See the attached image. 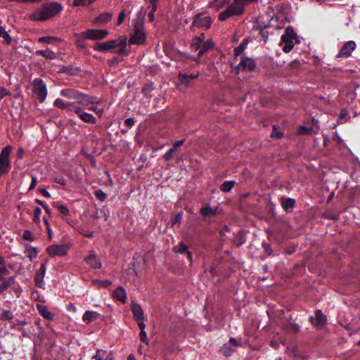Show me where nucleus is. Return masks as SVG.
<instances>
[{
    "label": "nucleus",
    "mask_w": 360,
    "mask_h": 360,
    "mask_svg": "<svg viewBox=\"0 0 360 360\" xmlns=\"http://www.w3.org/2000/svg\"><path fill=\"white\" fill-rule=\"evenodd\" d=\"M62 9L60 4L55 1L48 2L34 10L30 15V18L34 21H45L58 15Z\"/></svg>",
    "instance_id": "f257e3e1"
},
{
    "label": "nucleus",
    "mask_w": 360,
    "mask_h": 360,
    "mask_svg": "<svg viewBox=\"0 0 360 360\" xmlns=\"http://www.w3.org/2000/svg\"><path fill=\"white\" fill-rule=\"evenodd\" d=\"M244 11L243 4L240 3L238 0H234L233 3L228 4L224 11L219 13L218 19L220 21H225L231 17L242 15Z\"/></svg>",
    "instance_id": "f03ea898"
},
{
    "label": "nucleus",
    "mask_w": 360,
    "mask_h": 360,
    "mask_svg": "<svg viewBox=\"0 0 360 360\" xmlns=\"http://www.w3.org/2000/svg\"><path fill=\"white\" fill-rule=\"evenodd\" d=\"M146 41V34L142 22H136L134 25V33L131 35L129 42L131 44H143Z\"/></svg>",
    "instance_id": "7ed1b4c3"
},
{
    "label": "nucleus",
    "mask_w": 360,
    "mask_h": 360,
    "mask_svg": "<svg viewBox=\"0 0 360 360\" xmlns=\"http://www.w3.org/2000/svg\"><path fill=\"white\" fill-rule=\"evenodd\" d=\"M11 146H7L4 148L0 154V176L7 174L11 169L9 156L11 151Z\"/></svg>",
    "instance_id": "20e7f679"
},
{
    "label": "nucleus",
    "mask_w": 360,
    "mask_h": 360,
    "mask_svg": "<svg viewBox=\"0 0 360 360\" xmlns=\"http://www.w3.org/2000/svg\"><path fill=\"white\" fill-rule=\"evenodd\" d=\"M33 94L34 96L41 103L43 102L47 95V89L46 84L40 78H36L33 82Z\"/></svg>",
    "instance_id": "39448f33"
},
{
    "label": "nucleus",
    "mask_w": 360,
    "mask_h": 360,
    "mask_svg": "<svg viewBox=\"0 0 360 360\" xmlns=\"http://www.w3.org/2000/svg\"><path fill=\"white\" fill-rule=\"evenodd\" d=\"M108 32L106 30L90 29L82 33L85 39L91 40H101L107 37Z\"/></svg>",
    "instance_id": "423d86ee"
},
{
    "label": "nucleus",
    "mask_w": 360,
    "mask_h": 360,
    "mask_svg": "<svg viewBox=\"0 0 360 360\" xmlns=\"http://www.w3.org/2000/svg\"><path fill=\"white\" fill-rule=\"evenodd\" d=\"M211 23L212 19L210 16H203L202 13H198L193 17L192 26L207 30Z\"/></svg>",
    "instance_id": "0eeeda50"
},
{
    "label": "nucleus",
    "mask_w": 360,
    "mask_h": 360,
    "mask_svg": "<svg viewBox=\"0 0 360 360\" xmlns=\"http://www.w3.org/2000/svg\"><path fill=\"white\" fill-rule=\"evenodd\" d=\"M256 68V64L255 60L249 57L243 56L240 63L237 65L236 70L237 71H249L252 72L255 70Z\"/></svg>",
    "instance_id": "6e6552de"
},
{
    "label": "nucleus",
    "mask_w": 360,
    "mask_h": 360,
    "mask_svg": "<svg viewBox=\"0 0 360 360\" xmlns=\"http://www.w3.org/2000/svg\"><path fill=\"white\" fill-rule=\"evenodd\" d=\"M238 346H239V343L237 340L233 338H231L229 342L224 344L221 347L220 352L225 356H229L236 350Z\"/></svg>",
    "instance_id": "1a4fd4ad"
},
{
    "label": "nucleus",
    "mask_w": 360,
    "mask_h": 360,
    "mask_svg": "<svg viewBox=\"0 0 360 360\" xmlns=\"http://www.w3.org/2000/svg\"><path fill=\"white\" fill-rule=\"evenodd\" d=\"M356 48V43L354 41H349L343 44L339 53L337 55L338 58L349 57L352 51Z\"/></svg>",
    "instance_id": "9d476101"
},
{
    "label": "nucleus",
    "mask_w": 360,
    "mask_h": 360,
    "mask_svg": "<svg viewBox=\"0 0 360 360\" xmlns=\"http://www.w3.org/2000/svg\"><path fill=\"white\" fill-rule=\"evenodd\" d=\"M68 248L63 245H53L47 248L46 252L50 257L64 256L67 254Z\"/></svg>",
    "instance_id": "9b49d317"
},
{
    "label": "nucleus",
    "mask_w": 360,
    "mask_h": 360,
    "mask_svg": "<svg viewBox=\"0 0 360 360\" xmlns=\"http://www.w3.org/2000/svg\"><path fill=\"white\" fill-rule=\"evenodd\" d=\"M311 323L318 328H322L326 322V316L320 309L315 311V317H310Z\"/></svg>",
    "instance_id": "f8f14e48"
},
{
    "label": "nucleus",
    "mask_w": 360,
    "mask_h": 360,
    "mask_svg": "<svg viewBox=\"0 0 360 360\" xmlns=\"http://www.w3.org/2000/svg\"><path fill=\"white\" fill-rule=\"evenodd\" d=\"M116 48L115 40H110L105 42L97 43L94 49L98 51L105 52Z\"/></svg>",
    "instance_id": "ddd939ff"
},
{
    "label": "nucleus",
    "mask_w": 360,
    "mask_h": 360,
    "mask_svg": "<svg viewBox=\"0 0 360 360\" xmlns=\"http://www.w3.org/2000/svg\"><path fill=\"white\" fill-rule=\"evenodd\" d=\"M75 112L78 117L84 122L91 124H95L96 122V118L91 114L84 112L81 108H75Z\"/></svg>",
    "instance_id": "4468645a"
},
{
    "label": "nucleus",
    "mask_w": 360,
    "mask_h": 360,
    "mask_svg": "<svg viewBox=\"0 0 360 360\" xmlns=\"http://www.w3.org/2000/svg\"><path fill=\"white\" fill-rule=\"evenodd\" d=\"M131 309L134 315V319L136 321L144 319L143 311L139 304L132 302L131 304Z\"/></svg>",
    "instance_id": "2eb2a0df"
},
{
    "label": "nucleus",
    "mask_w": 360,
    "mask_h": 360,
    "mask_svg": "<svg viewBox=\"0 0 360 360\" xmlns=\"http://www.w3.org/2000/svg\"><path fill=\"white\" fill-rule=\"evenodd\" d=\"M85 262L94 269H100L101 262L99 258L94 253L84 257Z\"/></svg>",
    "instance_id": "dca6fc26"
},
{
    "label": "nucleus",
    "mask_w": 360,
    "mask_h": 360,
    "mask_svg": "<svg viewBox=\"0 0 360 360\" xmlns=\"http://www.w3.org/2000/svg\"><path fill=\"white\" fill-rule=\"evenodd\" d=\"M46 272V267L44 264H42L35 275L34 281L35 285L39 288H42L44 285L43 279Z\"/></svg>",
    "instance_id": "f3484780"
},
{
    "label": "nucleus",
    "mask_w": 360,
    "mask_h": 360,
    "mask_svg": "<svg viewBox=\"0 0 360 360\" xmlns=\"http://www.w3.org/2000/svg\"><path fill=\"white\" fill-rule=\"evenodd\" d=\"M214 41L212 39H209L205 42L202 43L200 51L198 53V58H201L207 51L212 49L214 47Z\"/></svg>",
    "instance_id": "a211bd4d"
},
{
    "label": "nucleus",
    "mask_w": 360,
    "mask_h": 360,
    "mask_svg": "<svg viewBox=\"0 0 360 360\" xmlns=\"http://www.w3.org/2000/svg\"><path fill=\"white\" fill-rule=\"evenodd\" d=\"M2 282L0 283V294L5 292L8 288L15 284V277L10 276L5 278L3 276V279L1 280Z\"/></svg>",
    "instance_id": "6ab92c4d"
},
{
    "label": "nucleus",
    "mask_w": 360,
    "mask_h": 360,
    "mask_svg": "<svg viewBox=\"0 0 360 360\" xmlns=\"http://www.w3.org/2000/svg\"><path fill=\"white\" fill-rule=\"evenodd\" d=\"M199 76V74H196V75H193V74H191V75H187V74H183V73H180L179 75V80L180 82V83L181 84H184L185 86H188L191 84V82L194 79H196L198 78Z\"/></svg>",
    "instance_id": "aec40b11"
},
{
    "label": "nucleus",
    "mask_w": 360,
    "mask_h": 360,
    "mask_svg": "<svg viewBox=\"0 0 360 360\" xmlns=\"http://www.w3.org/2000/svg\"><path fill=\"white\" fill-rule=\"evenodd\" d=\"M95 100V97H91L80 92L77 98V103L81 105H88L89 104L94 103Z\"/></svg>",
    "instance_id": "412c9836"
},
{
    "label": "nucleus",
    "mask_w": 360,
    "mask_h": 360,
    "mask_svg": "<svg viewBox=\"0 0 360 360\" xmlns=\"http://www.w3.org/2000/svg\"><path fill=\"white\" fill-rule=\"evenodd\" d=\"M112 16L110 13H101L94 20V23L96 25L105 24L111 20Z\"/></svg>",
    "instance_id": "4be33fe9"
},
{
    "label": "nucleus",
    "mask_w": 360,
    "mask_h": 360,
    "mask_svg": "<svg viewBox=\"0 0 360 360\" xmlns=\"http://www.w3.org/2000/svg\"><path fill=\"white\" fill-rule=\"evenodd\" d=\"M231 0H213L209 3V7L214 8L216 11L224 8L225 6L229 4Z\"/></svg>",
    "instance_id": "5701e85b"
},
{
    "label": "nucleus",
    "mask_w": 360,
    "mask_h": 360,
    "mask_svg": "<svg viewBox=\"0 0 360 360\" xmlns=\"http://www.w3.org/2000/svg\"><path fill=\"white\" fill-rule=\"evenodd\" d=\"M79 91L73 89H65L60 91V94L70 99L77 100L79 96Z\"/></svg>",
    "instance_id": "b1692460"
},
{
    "label": "nucleus",
    "mask_w": 360,
    "mask_h": 360,
    "mask_svg": "<svg viewBox=\"0 0 360 360\" xmlns=\"http://www.w3.org/2000/svg\"><path fill=\"white\" fill-rule=\"evenodd\" d=\"M281 42L284 44L283 50L285 53L290 52L294 46V43L292 41V39L288 38L287 35H282Z\"/></svg>",
    "instance_id": "393cba45"
},
{
    "label": "nucleus",
    "mask_w": 360,
    "mask_h": 360,
    "mask_svg": "<svg viewBox=\"0 0 360 360\" xmlns=\"http://www.w3.org/2000/svg\"><path fill=\"white\" fill-rule=\"evenodd\" d=\"M281 204L283 208L286 211L289 212L292 210L295 205V200L293 198H281Z\"/></svg>",
    "instance_id": "a878e982"
},
{
    "label": "nucleus",
    "mask_w": 360,
    "mask_h": 360,
    "mask_svg": "<svg viewBox=\"0 0 360 360\" xmlns=\"http://www.w3.org/2000/svg\"><path fill=\"white\" fill-rule=\"evenodd\" d=\"M79 68H74L72 65L63 66L60 72L65 73L68 75L72 76L75 75L80 72Z\"/></svg>",
    "instance_id": "bb28decb"
},
{
    "label": "nucleus",
    "mask_w": 360,
    "mask_h": 360,
    "mask_svg": "<svg viewBox=\"0 0 360 360\" xmlns=\"http://www.w3.org/2000/svg\"><path fill=\"white\" fill-rule=\"evenodd\" d=\"M99 316L100 314L95 311H86L82 319L84 322L89 323L97 319Z\"/></svg>",
    "instance_id": "cd10ccee"
},
{
    "label": "nucleus",
    "mask_w": 360,
    "mask_h": 360,
    "mask_svg": "<svg viewBox=\"0 0 360 360\" xmlns=\"http://www.w3.org/2000/svg\"><path fill=\"white\" fill-rule=\"evenodd\" d=\"M114 297L119 301L124 303L126 301V293L122 287L117 288L113 292Z\"/></svg>",
    "instance_id": "c85d7f7f"
},
{
    "label": "nucleus",
    "mask_w": 360,
    "mask_h": 360,
    "mask_svg": "<svg viewBox=\"0 0 360 360\" xmlns=\"http://www.w3.org/2000/svg\"><path fill=\"white\" fill-rule=\"evenodd\" d=\"M200 213L203 217H213L217 214V209H213L209 206L202 207Z\"/></svg>",
    "instance_id": "c756f323"
},
{
    "label": "nucleus",
    "mask_w": 360,
    "mask_h": 360,
    "mask_svg": "<svg viewBox=\"0 0 360 360\" xmlns=\"http://www.w3.org/2000/svg\"><path fill=\"white\" fill-rule=\"evenodd\" d=\"M248 43L249 39L248 38L244 39L240 44L234 49V56L236 57L240 56L244 51Z\"/></svg>",
    "instance_id": "7c9ffc66"
},
{
    "label": "nucleus",
    "mask_w": 360,
    "mask_h": 360,
    "mask_svg": "<svg viewBox=\"0 0 360 360\" xmlns=\"http://www.w3.org/2000/svg\"><path fill=\"white\" fill-rule=\"evenodd\" d=\"M37 54L41 55L46 58L55 59L57 58V53L47 49L46 50H39L37 51Z\"/></svg>",
    "instance_id": "2f4dec72"
},
{
    "label": "nucleus",
    "mask_w": 360,
    "mask_h": 360,
    "mask_svg": "<svg viewBox=\"0 0 360 360\" xmlns=\"http://www.w3.org/2000/svg\"><path fill=\"white\" fill-rule=\"evenodd\" d=\"M96 360H110L111 358L106 351L98 349L96 354L93 356Z\"/></svg>",
    "instance_id": "473e14b6"
},
{
    "label": "nucleus",
    "mask_w": 360,
    "mask_h": 360,
    "mask_svg": "<svg viewBox=\"0 0 360 360\" xmlns=\"http://www.w3.org/2000/svg\"><path fill=\"white\" fill-rule=\"evenodd\" d=\"M10 271L6 266V262L3 257L0 255V280L3 279V276L8 275Z\"/></svg>",
    "instance_id": "72a5a7b5"
},
{
    "label": "nucleus",
    "mask_w": 360,
    "mask_h": 360,
    "mask_svg": "<svg viewBox=\"0 0 360 360\" xmlns=\"http://www.w3.org/2000/svg\"><path fill=\"white\" fill-rule=\"evenodd\" d=\"M0 37L3 38V43L6 44H10L12 41V39L11 36L8 34V32L5 30V29L0 26Z\"/></svg>",
    "instance_id": "f704fd0d"
},
{
    "label": "nucleus",
    "mask_w": 360,
    "mask_h": 360,
    "mask_svg": "<svg viewBox=\"0 0 360 360\" xmlns=\"http://www.w3.org/2000/svg\"><path fill=\"white\" fill-rule=\"evenodd\" d=\"M235 184V181H226L220 186V190L223 192H229Z\"/></svg>",
    "instance_id": "c9c22d12"
},
{
    "label": "nucleus",
    "mask_w": 360,
    "mask_h": 360,
    "mask_svg": "<svg viewBox=\"0 0 360 360\" xmlns=\"http://www.w3.org/2000/svg\"><path fill=\"white\" fill-rule=\"evenodd\" d=\"M26 252L27 257H29L30 260H32L34 257H37L38 254V251L36 248H33L27 245H26Z\"/></svg>",
    "instance_id": "e433bc0d"
},
{
    "label": "nucleus",
    "mask_w": 360,
    "mask_h": 360,
    "mask_svg": "<svg viewBox=\"0 0 360 360\" xmlns=\"http://www.w3.org/2000/svg\"><path fill=\"white\" fill-rule=\"evenodd\" d=\"M39 42L41 43H46V44H53L56 41H60L61 39L60 38L56 37H42L38 39Z\"/></svg>",
    "instance_id": "4c0bfd02"
},
{
    "label": "nucleus",
    "mask_w": 360,
    "mask_h": 360,
    "mask_svg": "<svg viewBox=\"0 0 360 360\" xmlns=\"http://www.w3.org/2000/svg\"><path fill=\"white\" fill-rule=\"evenodd\" d=\"M94 285H97L98 288H107L112 284V282L109 280L101 281L94 279L92 281Z\"/></svg>",
    "instance_id": "58836bf2"
},
{
    "label": "nucleus",
    "mask_w": 360,
    "mask_h": 360,
    "mask_svg": "<svg viewBox=\"0 0 360 360\" xmlns=\"http://www.w3.org/2000/svg\"><path fill=\"white\" fill-rule=\"evenodd\" d=\"M53 205L58 210L63 216L70 215V211L65 205H60L58 202H53Z\"/></svg>",
    "instance_id": "ea45409f"
},
{
    "label": "nucleus",
    "mask_w": 360,
    "mask_h": 360,
    "mask_svg": "<svg viewBox=\"0 0 360 360\" xmlns=\"http://www.w3.org/2000/svg\"><path fill=\"white\" fill-rule=\"evenodd\" d=\"M40 314L47 320H53V314L49 311L46 307H40L39 308Z\"/></svg>",
    "instance_id": "a19ab883"
},
{
    "label": "nucleus",
    "mask_w": 360,
    "mask_h": 360,
    "mask_svg": "<svg viewBox=\"0 0 360 360\" xmlns=\"http://www.w3.org/2000/svg\"><path fill=\"white\" fill-rule=\"evenodd\" d=\"M286 352H287V353L290 356H295V357H300L301 356L300 353L298 351L297 347L296 346H295V345H292V346L288 347L287 349H286Z\"/></svg>",
    "instance_id": "79ce46f5"
},
{
    "label": "nucleus",
    "mask_w": 360,
    "mask_h": 360,
    "mask_svg": "<svg viewBox=\"0 0 360 360\" xmlns=\"http://www.w3.org/2000/svg\"><path fill=\"white\" fill-rule=\"evenodd\" d=\"M154 89L153 84H146L142 89V92L144 94L145 96L147 98H151L152 94L151 92Z\"/></svg>",
    "instance_id": "37998d69"
},
{
    "label": "nucleus",
    "mask_w": 360,
    "mask_h": 360,
    "mask_svg": "<svg viewBox=\"0 0 360 360\" xmlns=\"http://www.w3.org/2000/svg\"><path fill=\"white\" fill-rule=\"evenodd\" d=\"M173 251L181 254L186 253L188 251V246L181 242L179 245L173 248Z\"/></svg>",
    "instance_id": "c03bdc74"
},
{
    "label": "nucleus",
    "mask_w": 360,
    "mask_h": 360,
    "mask_svg": "<svg viewBox=\"0 0 360 360\" xmlns=\"http://www.w3.org/2000/svg\"><path fill=\"white\" fill-rule=\"evenodd\" d=\"M75 36L77 37V41H76L77 45L80 48H82V49L84 48L85 45H86V41H85L86 39L84 37H82V33L77 34Z\"/></svg>",
    "instance_id": "a18cd8bd"
},
{
    "label": "nucleus",
    "mask_w": 360,
    "mask_h": 360,
    "mask_svg": "<svg viewBox=\"0 0 360 360\" xmlns=\"http://www.w3.org/2000/svg\"><path fill=\"white\" fill-rule=\"evenodd\" d=\"M283 132L281 130H278V128L274 125L271 136L272 138L281 139L283 136Z\"/></svg>",
    "instance_id": "49530a36"
},
{
    "label": "nucleus",
    "mask_w": 360,
    "mask_h": 360,
    "mask_svg": "<svg viewBox=\"0 0 360 360\" xmlns=\"http://www.w3.org/2000/svg\"><path fill=\"white\" fill-rule=\"evenodd\" d=\"M94 194L96 198L101 201H104L107 198V194L101 189L96 190Z\"/></svg>",
    "instance_id": "de8ad7c7"
},
{
    "label": "nucleus",
    "mask_w": 360,
    "mask_h": 360,
    "mask_svg": "<svg viewBox=\"0 0 360 360\" xmlns=\"http://www.w3.org/2000/svg\"><path fill=\"white\" fill-rule=\"evenodd\" d=\"M176 149L173 147L171 148L164 155L163 158L166 161H169L173 159L174 158V153L175 152Z\"/></svg>",
    "instance_id": "09e8293b"
},
{
    "label": "nucleus",
    "mask_w": 360,
    "mask_h": 360,
    "mask_svg": "<svg viewBox=\"0 0 360 360\" xmlns=\"http://www.w3.org/2000/svg\"><path fill=\"white\" fill-rule=\"evenodd\" d=\"M22 238L25 240H28L30 242L34 240V237L32 233L29 230H25L24 231Z\"/></svg>",
    "instance_id": "8fccbe9b"
},
{
    "label": "nucleus",
    "mask_w": 360,
    "mask_h": 360,
    "mask_svg": "<svg viewBox=\"0 0 360 360\" xmlns=\"http://www.w3.org/2000/svg\"><path fill=\"white\" fill-rule=\"evenodd\" d=\"M127 37H122L117 39H115L116 47H126L127 46Z\"/></svg>",
    "instance_id": "3c124183"
},
{
    "label": "nucleus",
    "mask_w": 360,
    "mask_h": 360,
    "mask_svg": "<svg viewBox=\"0 0 360 360\" xmlns=\"http://www.w3.org/2000/svg\"><path fill=\"white\" fill-rule=\"evenodd\" d=\"M13 318V314L9 310H4L1 316V320H11Z\"/></svg>",
    "instance_id": "603ef678"
},
{
    "label": "nucleus",
    "mask_w": 360,
    "mask_h": 360,
    "mask_svg": "<svg viewBox=\"0 0 360 360\" xmlns=\"http://www.w3.org/2000/svg\"><path fill=\"white\" fill-rule=\"evenodd\" d=\"M66 103V101H63L61 98H57L54 101V105L60 109H65Z\"/></svg>",
    "instance_id": "864d4df0"
},
{
    "label": "nucleus",
    "mask_w": 360,
    "mask_h": 360,
    "mask_svg": "<svg viewBox=\"0 0 360 360\" xmlns=\"http://www.w3.org/2000/svg\"><path fill=\"white\" fill-rule=\"evenodd\" d=\"M284 35H287L288 38L293 39L296 37V34L292 27H288L285 29V33Z\"/></svg>",
    "instance_id": "5fc2aeb1"
},
{
    "label": "nucleus",
    "mask_w": 360,
    "mask_h": 360,
    "mask_svg": "<svg viewBox=\"0 0 360 360\" xmlns=\"http://www.w3.org/2000/svg\"><path fill=\"white\" fill-rule=\"evenodd\" d=\"M95 0H74L73 4L75 6H85L91 4Z\"/></svg>",
    "instance_id": "6e6d98bb"
},
{
    "label": "nucleus",
    "mask_w": 360,
    "mask_h": 360,
    "mask_svg": "<svg viewBox=\"0 0 360 360\" xmlns=\"http://www.w3.org/2000/svg\"><path fill=\"white\" fill-rule=\"evenodd\" d=\"M202 43L199 41H196V39L193 38V41L191 43V48L194 51H197L200 49L201 47Z\"/></svg>",
    "instance_id": "4d7b16f0"
},
{
    "label": "nucleus",
    "mask_w": 360,
    "mask_h": 360,
    "mask_svg": "<svg viewBox=\"0 0 360 360\" xmlns=\"http://www.w3.org/2000/svg\"><path fill=\"white\" fill-rule=\"evenodd\" d=\"M36 202L38 203L39 205H40L45 210V212L47 214H50V213H51L50 208L48 207V205L46 202H44L39 199H36Z\"/></svg>",
    "instance_id": "13d9d810"
},
{
    "label": "nucleus",
    "mask_w": 360,
    "mask_h": 360,
    "mask_svg": "<svg viewBox=\"0 0 360 360\" xmlns=\"http://www.w3.org/2000/svg\"><path fill=\"white\" fill-rule=\"evenodd\" d=\"M181 219H182V213H181V212L177 213L174 216V217L172 221V226H173L176 223H180Z\"/></svg>",
    "instance_id": "bf43d9fd"
},
{
    "label": "nucleus",
    "mask_w": 360,
    "mask_h": 360,
    "mask_svg": "<svg viewBox=\"0 0 360 360\" xmlns=\"http://www.w3.org/2000/svg\"><path fill=\"white\" fill-rule=\"evenodd\" d=\"M11 92L6 88L0 86V101L6 96H10Z\"/></svg>",
    "instance_id": "052dcab7"
},
{
    "label": "nucleus",
    "mask_w": 360,
    "mask_h": 360,
    "mask_svg": "<svg viewBox=\"0 0 360 360\" xmlns=\"http://www.w3.org/2000/svg\"><path fill=\"white\" fill-rule=\"evenodd\" d=\"M311 129H308L307 127L304 126H301L298 129V132L300 134H309L311 132Z\"/></svg>",
    "instance_id": "680f3d73"
},
{
    "label": "nucleus",
    "mask_w": 360,
    "mask_h": 360,
    "mask_svg": "<svg viewBox=\"0 0 360 360\" xmlns=\"http://www.w3.org/2000/svg\"><path fill=\"white\" fill-rule=\"evenodd\" d=\"M139 336H140V340L146 343V345L148 344V338H147V335H146V332L145 330H142L140 332V334H139Z\"/></svg>",
    "instance_id": "e2e57ef3"
},
{
    "label": "nucleus",
    "mask_w": 360,
    "mask_h": 360,
    "mask_svg": "<svg viewBox=\"0 0 360 360\" xmlns=\"http://www.w3.org/2000/svg\"><path fill=\"white\" fill-rule=\"evenodd\" d=\"M41 211L39 207H36L34 210V219L36 222H38L39 221V215L41 214Z\"/></svg>",
    "instance_id": "0e129e2a"
},
{
    "label": "nucleus",
    "mask_w": 360,
    "mask_h": 360,
    "mask_svg": "<svg viewBox=\"0 0 360 360\" xmlns=\"http://www.w3.org/2000/svg\"><path fill=\"white\" fill-rule=\"evenodd\" d=\"M114 52L117 53L120 55H128L129 51H127L126 47H120V49L117 51H115Z\"/></svg>",
    "instance_id": "69168bd1"
},
{
    "label": "nucleus",
    "mask_w": 360,
    "mask_h": 360,
    "mask_svg": "<svg viewBox=\"0 0 360 360\" xmlns=\"http://www.w3.org/2000/svg\"><path fill=\"white\" fill-rule=\"evenodd\" d=\"M37 181V177L34 176H32V182L29 187V191H32L36 187Z\"/></svg>",
    "instance_id": "338daca9"
},
{
    "label": "nucleus",
    "mask_w": 360,
    "mask_h": 360,
    "mask_svg": "<svg viewBox=\"0 0 360 360\" xmlns=\"http://www.w3.org/2000/svg\"><path fill=\"white\" fill-rule=\"evenodd\" d=\"M124 17H125V15H124V10H123L120 14H119V16H118V19H117V25H120L124 19Z\"/></svg>",
    "instance_id": "774afa93"
}]
</instances>
